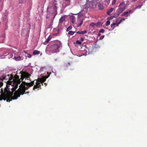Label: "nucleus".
<instances>
[{"instance_id": "cd10ccee", "label": "nucleus", "mask_w": 147, "mask_h": 147, "mask_svg": "<svg viewBox=\"0 0 147 147\" xmlns=\"http://www.w3.org/2000/svg\"><path fill=\"white\" fill-rule=\"evenodd\" d=\"M83 23V20H81L80 22V23L79 25L78 26H80L82 24V23Z\"/></svg>"}, {"instance_id": "f257e3e1", "label": "nucleus", "mask_w": 147, "mask_h": 147, "mask_svg": "<svg viewBox=\"0 0 147 147\" xmlns=\"http://www.w3.org/2000/svg\"><path fill=\"white\" fill-rule=\"evenodd\" d=\"M21 73L20 79V76L17 75H16L14 77L13 76H11L9 79L10 84H12L13 86H14V87L11 89L12 92L10 93L8 90H5L1 94L0 100L3 99V100H6L7 102H10L12 100L17 99L21 94H24L26 90L29 89L30 86L34 85V81H31L30 83H26L23 81L24 78H26L27 79H30V74L26 71H22Z\"/></svg>"}, {"instance_id": "5701e85b", "label": "nucleus", "mask_w": 147, "mask_h": 147, "mask_svg": "<svg viewBox=\"0 0 147 147\" xmlns=\"http://www.w3.org/2000/svg\"><path fill=\"white\" fill-rule=\"evenodd\" d=\"M68 66H70V63H65L64 65V66L65 67H68Z\"/></svg>"}, {"instance_id": "a878e982", "label": "nucleus", "mask_w": 147, "mask_h": 147, "mask_svg": "<svg viewBox=\"0 0 147 147\" xmlns=\"http://www.w3.org/2000/svg\"><path fill=\"white\" fill-rule=\"evenodd\" d=\"M76 43L78 45H80V44H81L82 42L81 41H78V40H77L76 41Z\"/></svg>"}, {"instance_id": "37998d69", "label": "nucleus", "mask_w": 147, "mask_h": 147, "mask_svg": "<svg viewBox=\"0 0 147 147\" xmlns=\"http://www.w3.org/2000/svg\"><path fill=\"white\" fill-rule=\"evenodd\" d=\"M98 35L99 36H100V34H98Z\"/></svg>"}, {"instance_id": "49530a36", "label": "nucleus", "mask_w": 147, "mask_h": 147, "mask_svg": "<svg viewBox=\"0 0 147 147\" xmlns=\"http://www.w3.org/2000/svg\"><path fill=\"white\" fill-rule=\"evenodd\" d=\"M1 0H0V1H1Z\"/></svg>"}, {"instance_id": "72a5a7b5", "label": "nucleus", "mask_w": 147, "mask_h": 147, "mask_svg": "<svg viewBox=\"0 0 147 147\" xmlns=\"http://www.w3.org/2000/svg\"><path fill=\"white\" fill-rule=\"evenodd\" d=\"M122 22V19L121 20H120V21H119V22L117 24V25L118 26L119 24H120V23L121 22Z\"/></svg>"}, {"instance_id": "4c0bfd02", "label": "nucleus", "mask_w": 147, "mask_h": 147, "mask_svg": "<svg viewBox=\"0 0 147 147\" xmlns=\"http://www.w3.org/2000/svg\"><path fill=\"white\" fill-rule=\"evenodd\" d=\"M117 14H115L114 16H115V18H116V17H117Z\"/></svg>"}, {"instance_id": "9b49d317", "label": "nucleus", "mask_w": 147, "mask_h": 147, "mask_svg": "<svg viewBox=\"0 0 147 147\" xmlns=\"http://www.w3.org/2000/svg\"><path fill=\"white\" fill-rule=\"evenodd\" d=\"M100 22H98V23H97L96 24H95V23H94V22H91L90 24V26H95L96 25L97 26H100L99 25Z\"/></svg>"}, {"instance_id": "c756f323", "label": "nucleus", "mask_w": 147, "mask_h": 147, "mask_svg": "<svg viewBox=\"0 0 147 147\" xmlns=\"http://www.w3.org/2000/svg\"><path fill=\"white\" fill-rule=\"evenodd\" d=\"M32 56V54H27V57H29V58H30Z\"/></svg>"}, {"instance_id": "a19ab883", "label": "nucleus", "mask_w": 147, "mask_h": 147, "mask_svg": "<svg viewBox=\"0 0 147 147\" xmlns=\"http://www.w3.org/2000/svg\"><path fill=\"white\" fill-rule=\"evenodd\" d=\"M29 93V92H26V93H28H28Z\"/></svg>"}, {"instance_id": "a211bd4d", "label": "nucleus", "mask_w": 147, "mask_h": 147, "mask_svg": "<svg viewBox=\"0 0 147 147\" xmlns=\"http://www.w3.org/2000/svg\"><path fill=\"white\" fill-rule=\"evenodd\" d=\"M117 24L115 23V22H114V23H113L111 25V28H113V29H114L115 28V25Z\"/></svg>"}, {"instance_id": "f8f14e48", "label": "nucleus", "mask_w": 147, "mask_h": 147, "mask_svg": "<svg viewBox=\"0 0 147 147\" xmlns=\"http://www.w3.org/2000/svg\"><path fill=\"white\" fill-rule=\"evenodd\" d=\"M114 8H110V9L108 10V11L107 12V14H109V15H110L111 14H110V13H111V12H112L114 10Z\"/></svg>"}, {"instance_id": "39448f33", "label": "nucleus", "mask_w": 147, "mask_h": 147, "mask_svg": "<svg viewBox=\"0 0 147 147\" xmlns=\"http://www.w3.org/2000/svg\"><path fill=\"white\" fill-rule=\"evenodd\" d=\"M126 7H125L124 8L122 7L121 6H120L119 8L117 9V16H118L119 14L122 12L123 11H124L125 9H126Z\"/></svg>"}, {"instance_id": "f3484780", "label": "nucleus", "mask_w": 147, "mask_h": 147, "mask_svg": "<svg viewBox=\"0 0 147 147\" xmlns=\"http://www.w3.org/2000/svg\"><path fill=\"white\" fill-rule=\"evenodd\" d=\"M26 0H19V2L21 4H23V3H25Z\"/></svg>"}, {"instance_id": "473e14b6", "label": "nucleus", "mask_w": 147, "mask_h": 147, "mask_svg": "<svg viewBox=\"0 0 147 147\" xmlns=\"http://www.w3.org/2000/svg\"><path fill=\"white\" fill-rule=\"evenodd\" d=\"M142 5H138L136 7V8H140L141 7Z\"/></svg>"}, {"instance_id": "4468645a", "label": "nucleus", "mask_w": 147, "mask_h": 147, "mask_svg": "<svg viewBox=\"0 0 147 147\" xmlns=\"http://www.w3.org/2000/svg\"><path fill=\"white\" fill-rule=\"evenodd\" d=\"M98 7L100 10H102L104 8V7L101 4H99L98 5Z\"/></svg>"}, {"instance_id": "c03bdc74", "label": "nucleus", "mask_w": 147, "mask_h": 147, "mask_svg": "<svg viewBox=\"0 0 147 147\" xmlns=\"http://www.w3.org/2000/svg\"><path fill=\"white\" fill-rule=\"evenodd\" d=\"M66 1H68V0H65Z\"/></svg>"}, {"instance_id": "a18cd8bd", "label": "nucleus", "mask_w": 147, "mask_h": 147, "mask_svg": "<svg viewBox=\"0 0 147 147\" xmlns=\"http://www.w3.org/2000/svg\"><path fill=\"white\" fill-rule=\"evenodd\" d=\"M115 2H116V0H115Z\"/></svg>"}, {"instance_id": "2eb2a0df", "label": "nucleus", "mask_w": 147, "mask_h": 147, "mask_svg": "<svg viewBox=\"0 0 147 147\" xmlns=\"http://www.w3.org/2000/svg\"><path fill=\"white\" fill-rule=\"evenodd\" d=\"M40 53V51H38V50H34L33 52V55L39 54Z\"/></svg>"}, {"instance_id": "412c9836", "label": "nucleus", "mask_w": 147, "mask_h": 147, "mask_svg": "<svg viewBox=\"0 0 147 147\" xmlns=\"http://www.w3.org/2000/svg\"><path fill=\"white\" fill-rule=\"evenodd\" d=\"M14 58L15 60H17V61H18V60H20L21 58L20 57H14Z\"/></svg>"}, {"instance_id": "6ab92c4d", "label": "nucleus", "mask_w": 147, "mask_h": 147, "mask_svg": "<svg viewBox=\"0 0 147 147\" xmlns=\"http://www.w3.org/2000/svg\"><path fill=\"white\" fill-rule=\"evenodd\" d=\"M127 14L128 13L127 11L123 12L122 14H121V16H126V15H127V16H128V15H127Z\"/></svg>"}, {"instance_id": "20e7f679", "label": "nucleus", "mask_w": 147, "mask_h": 147, "mask_svg": "<svg viewBox=\"0 0 147 147\" xmlns=\"http://www.w3.org/2000/svg\"><path fill=\"white\" fill-rule=\"evenodd\" d=\"M49 76L50 75H49L48 76H42L41 78H39L38 79V80L39 82H40L41 83H43L44 82H45V81H46L47 78H48L49 77Z\"/></svg>"}, {"instance_id": "aec40b11", "label": "nucleus", "mask_w": 147, "mask_h": 147, "mask_svg": "<svg viewBox=\"0 0 147 147\" xmlns=\"http://www.w3.org/2000/svg\"><path fill=\"white\" fill-rule=\"evenodd\" d=\"M75 32V31H69L68 32V34L69 35H73Z\"/></svg>"}, {"instance_id": "393cba45", "label": "nucleus", "mask_w": 147, "mask_h": 147, "mask_svg": "<svg viewBox=\"0 0 147 147\" xmlns=\"http://www.w3.org/2000/svg\"><path fill=\"white\" fill-rule=\"evenodd\" d=\"M110 24V20H107V21L106 23V25L107 26H109V24Z\"/></svg>"}, {"instance_id": "b1692460", "label": "nucleus", "mask_w": 147, "mask_h": 147, "mask_svg": "<svg viewBox=\"0 0 147 147\" xmlns=\"http://www.w3.org/2000/svg\"><path fill=\"white\" fill-rule=\"evenodd\" d=\"M114 17H115V16H113L108 17L107 18V19L108 20H111V19H113L114 18Z\"/></svg>"}, {"instance_id": "7c9ffc66", "label": "nucleus", "mask_w": 147, "mask_h": 147, "mask_svg": "<svg viewBox=\"0 0 147 147\" xmlns=\"http://www.w3.org/2000/svg\"><path fill=\"white\" fill-rule=\"evenodd\" d=\"M116 3L115 1V0H113L112 2V5H115Z\"/></svg>"}, {"instance_id": "ddd939ff", "label": "nucleus", "mask_w": 147, "mask_h": 147, "mask_svg": "<svg viewBox=\"0 0 147 147\" xmlns=\"http://www.w3.org/2000/svg\"><path fill=\"white\" fill-rule=\"evenodd\" d=\"M86 32L87 31L86 30H84V31H78L76 32V33H78V34H83L86 33Z\"/></svg>"}, {"instance_id": "c85d7f7f", "label": "nucleus", "mask_w": 147, "mask_h": 147, "mask_svg": "<svg viewBox=\"0 0 147 147\" xmlns=\"http://www.w3.org/2000/svg\"><path fill=\"white\" fill-rule=\"evenodd\" d=\"M105 31V30L104 29H101L99 31V32H100L101 33H104V32Z\"/></svg>"}, {"instance_id": "9d476101", "label": "nucleus", "mask_w": 147, "mask_h": 147, "mask_svg": "<svg viewBox=\"0 0 147 147\" xmlns=\"http://www.w3.org/2000/svg\"><path fill=\"white\" fill-rule=\"evenodd\" d=\"M65 20V16H64L61 17L60 19L59 20V23H62Z\"/></svg>"}, {"instance_id": "1a4fd4ad", "label": "nucleus", "mask_w": 147, "mask_h": 147, "mask_svg": "<svg viewBox=\"0 0 147 147\" xmlns=\"http://www.w3.org/2000/svg\"><path fill=\"white\" fill-rule=\"evenodd\" d=\"M70 21L72 23H74L75 21V17L73 15H72L70 17Z\"/></svg>"}, {"instance_id": "79ce46f5", "label": "nucleus", "mask_w": 147, "mask_h": 147, "mask_svg": "<svg viewBox=\"0 0 147 147\" xmlns=\"http://www.w3.org/2000/svg\"><path fill=\"white\" fill-rule=\"evenodd\" d=\"M24 52L25 53H27V52H26V51H24Z\"/></svg>"}, {"instance_id": "2f4dec72", "label": "nucleus", "mask_w": 147, "mask_h": 147, "mask_svg": "<svg viewBox=\"0 0 147 147\" xmlns=\"http://www.w3.org/2000/svg\"><path fill=\"white\" fill-rule=\"evenodd\" d=\"M3 83L2 82H0V88L1 86H3Z\"/></svg>"}, {"instance_id": "c9c22d12", "label": "nucleus", "mask_w": 147, "mask_h": 147, "mask_svg": "<svg viewBox=\"0 0 147 147\" xmlns=\"http://www.w3.org/2000/svg\"><path fill=\"white\" fill-rule=\"evenodd\" d=\"M5 90H7V89H5ZM5 90H4V91L3 92H4L5 91ZM2 93H3V90H2V92H1V94H0V97H1V94H2Z\"/></svg>"}, {"instance_id": "423d86ee", "label": "nucleus", "mask_w": 147, "mask_h": 147, "mask_svg": "<svg viewBox=\"0 0 147 147\" xmlns=\"http://www.w3.org/2000/svg\"><path fill=\"white\" fill-rule=\"evenodd\" d=\"M29 31H28V30H26V29H22V32H21V34L22 35V36H26V35H27V34L28 33V32Z\"/></svg>"}, {"instance_id": "4be33fe9", "label": "nucleus", "mask_w": 147, "mask_h": 147, "mask_svg": "<svg viewBox=\"0 0 147 147\" xmlns=\"http://www.w3.org/2000/svg\"><path fill=\"white\" fill-rule=\"evenodd\" d=\"M72 27L71 26H70L68 27L66 29V31H69V30H71Z\"/></svg>"}, {"instance_id": "0eeeda50", "label": "nucleus", "mask_w": 147, "mask_h": 147, "mask_svg": "<svg viewBox=\"0 0 147 147\" xmlns=\"http://www.w3.org/2000/svg\"><path fill=\"white\" fill-rule=\"evenodd\" d=\"M52 37V36H51V35H49V36L47 38V39L46 40L45 42L44 43V44H45V45L47 44V43H48L49 41H50Z\"/></svg>"}, {"instance_id": "ea45409f", "label": "nucleus", "mask_w": 147, "mask_h": 147, "mask_svg": "<svg viewBox=\"0 0 147 147\" xmlns=\"http://www.w3.org/2000/svg\"><path fill=\"white\" fill-rule=\"evenodd\" d=\"M137 0H133V1H136Z\"/></svg>"}, {"instance_id": "7ed1b4c3", "label": "nucleus", "mask_w": 147, "mask_h": 147, "mask_svg": "<svg viewBox=\"0 0 147 147\" xmlns=\"http://www.w3.org/2000/svg\"><path fill=\"white\" fill-rule=\"evenodd\" d=\"M56 4L55 3L53 2L52 5L49 6L47 8L48 11L51 13L53 15V18H55L56 15L57 14V7Z\"/></svg>"}, {"instance_id": "f704fd0d", "label": "nucleus", "mask_w": 147, "mask_h": 147, "mask_svg": "<svg viewBox=\"0 0 147 147\" xmlns=\"http://www.w3.org/2000/svg\"><path fill=\"white\" fill-rule=\"evenodd\" d=\"M80 40L81 41H83L84 40V38L83 37H81L80 38Z\"/></svg>"}, {"instance_id": "e433bc0d", "label": "nucleus", "mask_w": 147, "mask_h": 147, "mask_svg": "<svg viewBox=\"0 0 147 147\" xmlns=\"http://www.w3.org/2000/svg\"><path fill=\"white\" fill-rule=\"evenodd\" d=\"M125 18H124V17H122V18H121L122 21H123V20H125Z\"/></svg>"}, {"instance_id": "bb28decb", "label": "nucleus", "mask_w": 147, "mask_h": 147, "mask_svg": "<svg viewBox=\"0 0 147 147\" xmlns=\"http://www.w3.org/2000/svg\"><path fill=\"white\" fill-rule=\"evenodd\" d=\"M134 11V10H131V9L127 11V14H129V13H132V12H133Z\"/></svg>"}, {"instance_id": "58836bf2", "label": "nucleus", "mask_w": 147, "mask_h": 147, "mask_svg": "<svg viewBox=\"0 0 147 147\" xmlns=\"http://www.w3.org/2000/svg\"><path fill=\"white\" fill-rule=\"evenodd\" d=\"M107 1V2H108V1H109L110 0H106Z\"/></svg>"}, {"instance_id": "f03ea898", "label": "nucleus", "mask_w": 147, "mask_h": 147, "mask_svg": "<svg viewBox=\"0 0 147 147\" xmlns=\"http://www.w3.org/2000/svg\"><path fill=\"white\" fill-rule=\"evenodd\" d=\"M52 45L49 48V51L53 53H57L59 51V48L61 46L62 43L59 40H56L52 41Z\"/></svg>"}, {"instance_id": "dca6fc26", "label": "nucleus", "mask_w": 147, "mask_h": 147, "mask_svg": "<svg viewBox=\"0 0 147 147\" xmlns=\"http://www.w3.org/2000/svg\"><path fill=\"white\" fill-rule=\"evenodd\" d=\"M119 6H121L122 7H123V8H124L125 7V3L124 2H122L121 3H120Z\"/></svg>"}, {"instance_id": "6e6552de", "label": "nucleus", "mask_w": 147, "mask_h": 147, "mask_svg": "<svg viewBox=\"0 0 147 147\" xmlns=\"http://www.w3.org/2000/svg\"><path fill=\"white\" fill-rule=\"evenodd\" d=\"M41 84L40 83H38L37 82H36V84L34 86L33 89L35 90V89H37L40 86Z\"/></svg>"}]
</instances>
